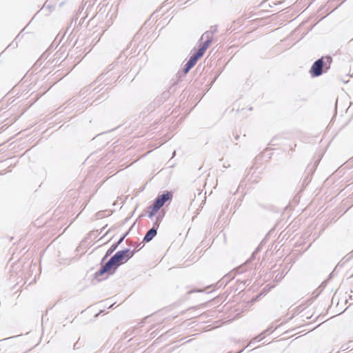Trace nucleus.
I'll return each mask as SVG.
<instances>
[{
	"mask_svg": "<svg viewBox=\"0 0 353 353\" xmlns=\"http://www.w3.org/2000/svg\"><path fill=\"white\" fill-rule=\"evenodd\" d=\"M332 61L330 56L322 57L315 61L310 70V73L312 77L321 76L323 72H326L330 68Z\"/></svg>",
	"mask_w": 353,
	"mask_h": 353,
	"instance_id": "nucleus-1",
	"label": "nucleus"
},
{
	"mask_svg": "<svg viewBox=\"0 0 353 353\" xmlns=\"http://www.w3.org/2000/svg\"><path fill=\"white\" fill-rule=\"evenodd\" d=\"M118 268L119 264H117L114 259L111 256L107 262L101 264L100 269L95 272L94 276L96 278H99L105 273L108 275H112L116 272Z\"/></svg>",
	"mask_w": 353,
	"mask_h": 353,
	"instance_id": "nucleus-2",
	"label": "nucleus"
},
{
	"mask_svg": "<svg viewBox=\"0 0 353 353\" xmlns=\"http://www.w3.org/2000/svg\"><path fill=\"white\" fill-rule=\"evenodd\" d=\"M128 252H130V249L126 248L125 250L117 252L113 256H112V257L115 261V263L119 264V266L123 262H126L128 260L127 259Z\"/></svg>",
	"mask_w": 353,
	"mask_h": 353,
	"instance_id": "nucleus-3",
	"label": "nucleus"
},
{
	"mask_svg": "<svg viewBox=\"0 0 353 353\" xmlns=\"http://www.w3.org/2000/svg\"><path fill=\"white\" fill-rule=\"evenodd\" d=\"M172 193L170 191H164L161 194L159 195L155 199L154 202L161 208L167 201L172 200Z\"/></svg>",
	"mask_w": 353,
	"mask_h": 353,
	"instance_id": "nucleus-4",
	"label": "nucleus"
},
{
	"mask_svg": "<svg viewBox=\"0 0 353 353\" xmlns=\"http://www.w3.org/2000/svg\"><path fill=\"white\" fill-rule=\"evenodd\" d=\"M156 225L157 224H153L152 228L147 231L146 234L143 237L144 242L148 243L151 241L153 239V238L157 235L158 229L156 228Z\"/></svg>",
	"mask_w": 353,
	"mask_h": 353,
	"instance_id": "nucleus-5",
	"label": "nucleus"
},
{
	"mask_svg": "<svg viewBox=\"0 0 353 353\" xmlns=\"http://www.w3.org/2000/svg\"><path fill=\"white\" fill-rule=\"evenodd\" d=\"M129 232H130V230H128L127 232H125L124 234H123V236H121V238L119 239V241L117 243H115L111 245V247L108 250V255H111L113 253V252H114V250L118 248V246L123 241V240L128 236Z\"/></svg>",
	"mask_w": 353,
	"mask_h": 353,
	"instance_id": "nucleus-6",
	"label": "nucleus"
},
{
	"mask_svg": "<svg viewBox=\"0 0 353 353\" xmlns=\"http://www.w3.org/2000/svg\"><path fill=\"white\" fill-rule=\"evenodd\" d=\"M196 62L192 59L190 57L188 62L185 63L183 72L185 74H188L189 71L196 65Z\"/></svg>",
	"mask_w": 353,
	"mask_h": 353,
	"instance_id": "nucleus-7",
	"label": "nucleus"
},
{
	"mask_svg": "<svg viewBox=\"0 0 353 353\" xmlns=\"http://www.w3.org/2000/svg\"><path fill=\"white\" fill-rule=\"evenodd\" d=\"M149 208L150 209V211L149 212L148 217L151 219L156 214L161 208L154 201Z\"/></svg>",
	"mask_w": 353,
	"mask_h": 353,
	"instance_id": "nucleus-8",
	"label": "nucleus"
},
{
	"mask_svg": "<svg viewBox=\"0 0 353 353\" xmlns=\"http://www.w3.org/2000/svg\"><path fill=\"white\" fill-rule=\"evenodd\" d=\"M203 39L210 40V41L212 42L213 40V32L212 30H208L204 32L201 37V40Z\"/></svg>",
	"mask_w": 353,
	"mask_h": 353,
	"instance_id": "nucleus-9",
	"label": "nucleus"
},
{
	"mask_svg": "<svg viewBox=\"0 0 353 353\" xmlns=\"http://www.w3.org/2000/svg\"><path fill=\"white\" fill-rule=\"evenodd\" d=\"M162 219H163V215H161V214H158V215L157 216L156 219H155V221H154V223H153V224H157V225H156V228H157V229L159 228V224H160V223L161 222Z\"/></svg>",
	"mask_w": 353,
	"mask_h": 353,
	"instance_id": "nucleus-10",
	"label": "nucleus"
},
{
	"mask_svg": "<svg viewBox=\"0 0 353 353\" xmlns=\"http://www.w3.org/2000/svg\"><path fill=\"white\" fill-rule=\"evenodd\" d=\"M211 43H212V42L210 41V40H205V41L202 43L201 47L206 50L209 48V46H210Z\"/></svg>",
	"mask_w": 353,
	"mask_h": 353,
	"instance_id": "nucleus-11",
	"label": "nucleus"
},
{
	"mask_svg": "<svg viewBox=\"0 0 353 353\" xmlns=\"http://www.w3.org/2000/svg\"><path fill=\"white\" fill-rule=\"evenodd\" d=\"M201 57L198 54V53L196 52H194L191 57L190 58L192 59H193L196 63H197L198 60L201 58Z\"/></svg>",
	"mask_w": 353,
	"mask_h": 353,
	"instance_id": "nucleus-12",
	"label": "nucleus"
},
{
	"mask_svg": "<svg viewBox=\"0 0 353 353\" xmlns=\"http://www.w3.org/2000/svg\"><path fill=\"white\" fill-rule=\"evenodd\" d=\"M141 248H142V247L140 248L139 249L137 250H134L132 251L130 250V252H128V254L127 259H130V258H132L134 256V254H135V252L139 251Z\"/></svg>",
	"mask_w": 353,
	"mask_h": 353,
	"instance_id": "nucleus-13",
	"label": "nucleus"
},
{
	"mask_svg": "<svg viewBox=\"0 0 353 353\" xmlns=\"http://www.w3.org/2000/svg\"><path fill=\"white\" fill-rule=\"evenodd\" d=\"M205 51L206 50L205 49L200 47L196 52L198 53V54H199L201 57H203Z\"/></svg>",
	"mask_w": 353,
	"mask_h": 353,
	"instance_id": "nucleus-14",
	"label": "nucleus"
},
{
	"mask_svg": "<svg viewBox=\"0 0 353 353\" xmlns=\"http://www.w3.org/2000/svg\"><path fill=\"white\" fill-rule=\"evenodd\" d=\"M110 255H108V251L106 252L105 256L103 257L102 260H101V264H103V262Z\"/></svg>",
	"mask_w": 353,
	"mask_h": 353,
	"instance_id": "nucleus-15",
	"label": "nucleus"
},
{
	"mask_svg": "<svg viewBox=\"0 0 353 353\" xmlns=\"http://www.w3.org/2000/svg\"><path fill=\"white\" fill-rule=\"evenodd\" d=\"M211 28H212L211 30L213 32V33L216 31V27L214 26V27H212Z\"/></svg>",
	"mask_w": 353,
	"mask_h": 353,
	"instance_id": "nucleus-16",
	"label": "nucleus"
},
{
	"mask_svg": "<svg viewBox=\"0 0 353 353\" xmlns=\"http://www.w3.org/2000/svg\"><path fill=\"white\" fill-rule=\"evenodd\" d=\"M260 336H259L258 337L255 338V340H258L259 341L261 340L262 338H259Z\"/></svg>",
	"mask_w": 353,
	"mask_h": 353,
	"instance_id": "nucleus-17",
	"label": "nucleus"
},
{
	"mask_svg": "<svg viewBox=\"0 0 353 353\" xmlns=\"http://www.w3.org/2000/svg\"><path fill=\"white\" fill-rule=\"evenodd\" d=\"M350 277H351V278H352V277H353V274L351 275V276H350Z\"/></svg>",
	"mask_w": 353,
	"mask_h": 353,
	"instance_id": "nucleus-18",
	"label": "nucleus"
}]
</instances>
